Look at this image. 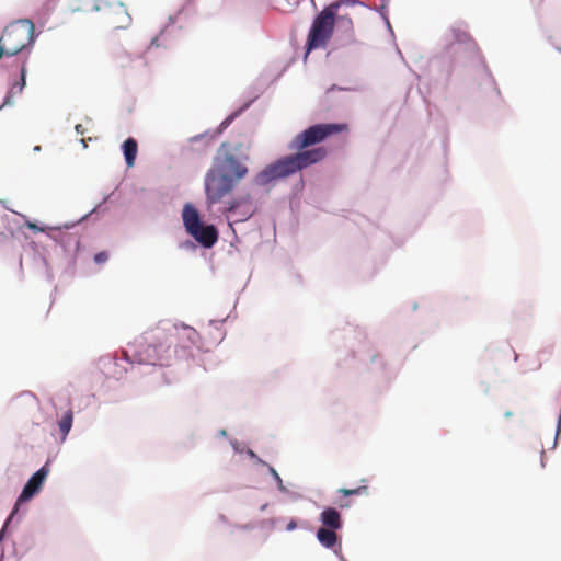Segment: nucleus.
Instances as JSON below:
<instances>
[{"label": "nucleus", "instance_id": "nucleus-1", "mask_svg": "<svg viewBox=\"0 0 561 561\" xmlns=\"http://www.w3.org/2000/svg\"><path fill=\"white\" fill-rule=\"evenodd\" d=\"M345 130H347L345 123H317L308 126L287 145V149L294 152L266 164L253 176L252 184L260 187L266 186L321 162L328 151L324 147L317 145Z\"/></svg>", "mask_w": 561, "mask_h": 561}, {"label": "nucleus", "instance_id": "nucleus-2", "mask_svg": "<svg viewBox=\"0 0 561 561\" xmlns=\"http://www.w3.org/2000/svg\"><path fill=\"white\" fill-rule=\"evenodd\" d=\"M179 325L161 321L154 329L144 332L123 351L124 357H105L101 359L103 373L116 380L128 371L126 365L169 366L172 359Z\"/></svg>", "mask_w": 561, "mask_h": 561}, {"label": "nucleus", "instance_id": "nucleus-3", "mask_svg": "<svg viewBox=\"0 0 561 561\" xmlns=\"http://www.w3.org/2000/svg\"><path fill=\"white\" fill-rule=\"evenodd\" d=\"M458 65L472 70L481 90L490 88L501 96L500 88L474 39L467 31L459 26H451L449 34L445 37L443 53L430 60V68L442 67L444 78L447 80Z\"/></svg>", "mask_w": 561, "mask_h": 561}, {"label": "nucleus", "instance_id": "nucleus-4", "mask_svg": "<svg viewBox=\"0 0 561 561\" xmlns=\"http://www.w3.org/2000/svg\"><path fill=\"white\" fill-rule=\"evenodd\" d=\"M234 151L237 148H232L230 142H221L205 173L204 193L208 211H211L215 205L222 203L224 198L231 194L249 173V168Z\"/></svg>", "mask_w": 561, "mask_h": 561}, {"label": "nucleus", "instance_id": "nucleus-5", "mask_svg": "<svg viewBox=\"0 0 561 561\" xmlns=\"http://www.w3.org/2000/svg\"><path fill=\"white\" fill-rule=\"evenodd\" d=\"M238 240L233 224L245 222L251 219L259 211V207L254 204L251 193L243 192L232 196L229 201L225 202L222 207L219 208Z\"/></svg>", "mask_w": 561, "mask_h": 561}, {"label": "nucleus", "instance_id": "nucleus-6", "mask_svg": "<svg viewBox=\"0 0 561 561\" xmlns=\"http://www.w3.org/2000/svg\"><path fill=\"white\" fill-rule=\"evenodd\" d=\"M334 31L335 23L328 20L327 16L318 13L313 16L304 46V62H307L309 55L313 50L327 48L334 35Z\"/></svg>", "mask_w": 561, "mask_h": 561}, {"label": "nucleus", "instance_id": "nucleus-7", "mask_svg": "<svg viewBox=\"0 0 561 561\" xmlns=\"http://www.w3.org/2000/svg\"><path fill=\"white\" fill-rule=\"evenodd\" d=\"M49 472L50 460L47 459V461L27 479L8 517H12L13 520L15 519L19 514L20 506L33 500L42 491Z\"/></svg>", "mask_w": 561, "mask_h": 561}, {"label": "nucleus", "instance_id": "nucleus-8", "mask_svg": "<svg viewBox=\"0 0 561 561\" xmlns=\"http://www.w3.org/2000/svg\"><path fill=\"white\" fill-rule=\"evenodd\" d=\"M352 358L358 362V370L367 369L377 376L383 375L385 362L370 343L365 342L358 350L352 351Z\"/></svg>", "mask_w": 561, "mask_h": 561}, {"label": "nucleus", "instance_id": "nucleus-9", "mask_svg": "<svg viewBox=\"0 0 561 561\" xmlns=\"http://www.w3.org/2000/svg\"><path fill=\"white\" fill-rule=\"evenodd\" d=\"M257 95L245 101L240 107L232 111L226 118L217 126L216 129H207L202 134L195 135L190 138V142L195 144L201 141L203 138L208 137L209 140H214L216 137L221 135L238 117H240L252 104L256 101Z\"/></svg>", "mask_w": 561, "mask_h": 561}, {"label": "nucleus", "instance_id": "nucleus-10", "mask_svg": "<svg viewBox=\"0 0 561 561\" xmlns=\"http://www.w3.org/2000/svg\"><path fill=\"white\" fill-rule=\"evenodd\" d=\"M183 335L180 337L185 340L183 343L173 345V354L178 359H188L193 357V346H197L201 340L198 332L184 323H181Z\"/></svg>", "mask_w": 561, "mask_h": 561}, {"label": "nucleus", "instance_id": "nucleus-11", "mask_svg": "<svg viewBox=\"0 0 561 561\" xmlns=\"http://www.w3.org/2000/svg\"><path fill=\"white\" fill-rule=\"evenodd\" d=\"M335 36L333 38V49L346 47L355 43V33L353 20L348 14L342 15L335 22Z\"/></svg>", "mask_w": 561, "mask_h": 561}, {"label": "nucleus", "instance_id": "nucleus-12", "mask_svg": "<svg viewBox=\"0 0 561 561\" xmlns=\"http://www.w3.org/2000/svg\"><path fill=\"white\" fill-rule=\"evenodd\" d=\"M187 234L196 242V244L205 250L215 247L219 239L218 228L210 222H203L195 231L191 230Z\"/></svg>", "mask_w": 561, "mask_h": 561}, {"label": "nucleus", "instance_id": "nucleus-13", "mask_svg": "<svg viewBox=\"0 0 561 561\" xmlns=\"http://www.w3.org/2000/svg\"><path fill=\"white\" fill-rule=\"evenodd\" d=\"M18 25H23V26L27 27V42L25 44H22L21 46L14 47V48L20 49V54L23 53L24 50L30 51L33 48L37 37L39 36V33L35 32V26L31 19L21 18V19H18V20L11 22L9 25H7L4 27L3 36H11L12 34L16 33L19 31Z\"/></svg>", "mask_w": 561, "mask_h": 561}, {"label": "nucleus", "instance_id": "nucleus-14", "mask_svg": "<svg viewBox=\"0 0 561 561\" xmlns=\"http://www.w3.org/2000/svg\"><path fill=\"white\" fill-rule=\"evenodd\" d=\"M339 530L319 527L316 531L318 542L325 549L332 550L334 554L342 551L341 537L336 534Z\"/></svg>", "mask_w": 561, "mask_h": 561}, {"label": "nucleus", "instance_id": "nucleus-15", "mask_svg": "<svg viewBox=\"0 0 561 561\" xmlns=\"http://www.w3.org/2000/svg\"><path fill=\"white\" fill-rule=\"evenodd\" d=\"M181 217L186 233L191 230L195 231V228L205 222L198 208L191 202L183 205Z\"/></svg>", "mask_w": 561, "mask_h": 561}, {"label": "nucleus", "instance_id": "nucleus-16", "mask_svg": "<svg viewBox=\"0 0 561 561\" xmlns=\"http://www.w3.org/2000/svg\"><path fill=\"white\" fill-rule=\"evenodd\" d=\"M321 528L341 530L344 526L342 513L334 506H325L320 515Z\"/></svg>", "mask_w": 561, "mask_h": 561}, {"label": "nucleus", "instance_id": "nucleus-17", "mask_svg": "<svg viewBox=\"0 0 561 561\" xmlns=\"http://www.w3.org/2000/svg\"><path fill=\"white\" fill-rule=\"evenodd\" d=\"M193 0H187L186 3L180 8L174 14H171L169 15L168 18V22L167 24L159 31V33L153 36L148 46L146 47V50L144 54H148L150 53V50L152 48H160V47H163V48H167V45L161 41V37H163L167 32H168V28L172 25H174L179 19V16L184 12L185 8L192 2Z\"/></svg>", "mask_w": 561, "mask_h": 561}, {"label": "nucleus", "instance_id": "nucleus-18", "mask_svg": "<svg viewBox=\"0 0 561 561\" xmlns=\"http://www.w3.org/2000/svg\"><path fill=\"white\" fill-rule=\"evenodd\" d=\"M58 230V236L55 238L56 242L59 243L62 251L66 254L77 253L80 250V237L77 233H70L68 231H61L60 228H56Z\"/></svg>", "mask_w": 561, "mask_h": 561}, {"label": "nucleus", "instance_id": "nucleus-19", "mask_svg": "<svg viewBox=\"0 0 561 561\" xmlns=\"http://www.w3.org/2000/svg\"><path fill=\"white\" fill-rule=\"evenodd\" d=\"M121 150L127 168H133L138 154L137 140L134 137L126 138L121 145Z\"/></svg>", "mask_w": 561, "mask_h": 561}, {"label": "nucleus", "instance_id": "nucleus-20", "mask_svg": "<svg viewBox=\"0 0 561 561\" xmlns=\"http://www.w3.org/2000/svg\"><path fill=\"white\" fill-rule=\"evenodd\" d=\"M57 425L59 430L60 442L64 443L66 442L73 425L72 409H68L62 413L61 417L57 422Z\"/></svg>", "mask_w": 561, "mask_h": 561}, {"label": "nucleus", "instance_id": "nucleus-21", "mask_svg": "<svg viewBox=\"0 0 561 561\" xmlns=\"http://www.w3.org/2000/svg\"><path fill=\"white\" fill-rule=\"evenodd\" d=\"M59 1L60 0H45L36 10L35 18L41 25H45L47 23Z\"/></svg>", "mask_w": 561, "mask_h": 561}, {"label": "nucleus", "instance_id": "nucleus-22", "mask_svg": "<svg viewBox=\"0 0 561 561\" xmlns=\"http://www.w3.org/2000/svg\"><path fill=\"white\" fill-rule=\"evenodd\" d=\"M27 59L28 57H24L22 59V61L20 62V66H19V72H20V76H19V80H15L13 82H11L10 84V90L14 91L15 94H21L24 90V88L26 87V76H27Z\"/></svg>", "mask_w": 561, "mask_h": 561}, {"label": "nucleus", "instance_id": "nucleus-23", "mask_svg": "<svg viewBox=\"0 0 561 561\" xmlns=\"http://www.w3.org/2000/svg\"><path fill=\"white\" fill-rule=\"evenodd\" d=\"M341 7H342V1L336 0V1H333V2L324 5L323 9L320 12H318V14H320L322 16H327L328 20L335 23L342 16V15H339V13H337Z\"/></svg>", "mask_w": 561, "mask_h": 561}, {"label": "nucleus", "instance_id": "nucleus-24", "mask_svg": "<svg viewBox=\"0 0 561 561\" xmlns=\"http://www.w3.org/2000/svg\"><path fill=\"white\" fill-rule=\"evenodd\" d=\"M341 7H342V1L336 0V1H333V2L324 5L323 9L320 12H318V14H320L322 16H327L328 20L335 23L342 16V15H339V13H337Z\"/></svg>", "mask_w": 561, "mask_h": 561}, {"label": "nucleus", "instance_id": "nucleus-25", "mask_svg": "<svg viewBox=\"0 0 561 561\" xmlns=\"http://www.w3.org/2000/svg\"><path fill=\"white\" fill-rule=\"evenodd\" d=\"M116 14L119 15L116 20L119 25H117V28L125 30L127 28L131 23V16L127 12V9L125 8V4L121 1H118L116 4Z\"/></svg>", "mask_w": 561, "mask_h": 561}, {"label": "nucleus", "instance_id": "nucleus-26", "mask_svg": "<svg viewBox=\"0 0 561 561\" xmlns=\"http://www.w3.org/2000/svg\"><path fill=\"white\" fill-rule=\"evenodd\" d=\"M113 193L108 194V195H105L102 199L101 203H99L98 205H95L91 211H89L88 214L83 215L79 221H83L85 220L88 217L90 216H93V215H100V214H105L108 211V207L106 206L107 202L110 201V198L112 197Z\"/></svg>", "mask_w": 561, "mask_h": 561}, {"label": "nucleus", "instance_id": "nucleus-27", "mask_svg": "<svg viewBox=\"0 0 561 561\" xmlns=\"http://www.w3.org/2000/svg\"><path fill=\"white\" fill-rule=\"evenodd\" d=\"M288 485H293V484L291 483L285 484L284 482H282L277 485V490L282 494L286 495L291 502H297V501L302 500L304 496L299 492L290 490L288 488Z\"/></svg>", "mask_w": 561, "mask_h": 561}, {"label": "nucleus", "instance_id": "nucleus-28", "mask_svg": "<svg viewBox=\"0 0 561 561\" xmlns=\"http://www.w3.org/2000/svg\"><path fill=\"white\" fill-rule=\"evenodd\" d=\"M380 1H381V4L379 7L366 3L365 8H367L368 10H371V11H376L380 15V18L383 20V16H388V5H389L390 0H380Z\"/></svg>", "mask_w": 561, "mask_h": 561}, {"label": "nucleus", "instance_id": "nucleus-29", "mask_svg": "<svg viewBox=\"0 0 561 561\" xmlns=\"http://www.w3.org/2000/svg\"><path fill=\"white\" fill-rule=\"evenodd\" d=\"M12 517H7L2 524V527L0 528V546L2 545L3 540L12 533Z\"/></svg>", "mask_w": 561, "mask_h": 561}, {"label": "nucleus", "instance_id": "nucleus-30", "mask_svg": "<svg viewBox=\"0 0 561 561\" xmlns=\"http://www.w3.org/2000/svg\"><path fill=\"white\" fill-rule=\"evenodd\" d=\"M366 491H367V486L363 485V486H358L355 489L342 488L339 490V493H341L344 497H348V496H353V495H362Z\"/></svg>", "mask_w": 561, "mask_h": 561}, {"label": "nucleus", "instance_id": "nucleus-31", "mask_svg": "<svg viewBox=\"0 0 561 561\" xmlns=\"http://www.w3.org/2000/svg\"><path fill=\"white\" fill-rule=\"evenodd\" d=\"M245 455L253 460L256 465L265 466L268 465L266 461H264L255 451H253L251 448H245Z\"/></svg>", "mask_w": 561, "mask_h": 561}, {"label": "nucleus", "instance_id": "nucleus-32", "mask_svg": "<svg viewBox=\"0 0 561 561\" xmlns=\"http://www.w3.org/2000/svg\"><path fill=\"white\" fill-rule=\"evenodd\" d=\"M15 94L14 91L12 90H8L4 98H3V101L2 103L0 104V111L5 107V106H13L14 105V101H13V95Z\"/></svg>", "mask_w": 561, "mask_h": 561}, {"label": "nucleus", "instance_id": "nucleus-33", "mask_svg": "<svg viewBox=\"0 0 561 561\" xmlns=\"http://www.w3.org/2000/svg\"><path fill=\"white\" fill-rule=\"evenodd\" d=\"M39 260H41V263L43 265V267L45 268V273H46V278L48 282H53L54 279V275H53V272H51V268L49 266V263L48 261L46 260L45 256L41 255L39 256Z\"/></svg>", "mask_w": 561, "mask_h": 561}, {"label": "nucleus", "instance_id": "nucleus-34", "mask_svg": "<svg viewBox=\"0 0 561 561\" xmlns=\"http://www.w3.org/2000/svg\"><path fill=\"white\" fill-rule=\"evenodd\" d=\"M229 444L230 446L232 447L233 451L236 454H245V448L247 447H243L242 443H240L239 440H237L236 438H230L229 439Z\"/></svg>", "mask_w": 561, "mask_h": 561}, {"label": "nucleus", "instance_id": "nucleus-35", "mask_svg": "<svg viewBox=\"0 0 561 561\" xmlns=\"http://www.w3.org/2000/svg\"><path fill=\"white\" fill-rule=\"evenodd\" d=\"M266 468H267V472L270 473V476L272 477V479L274 480L276 486L284 482L283 479L280 478L279 473L277 472V470L271 466L270 463L266 465Z\"/></svg>", "mask_w": 561, "mask_h": 561}, {"label": "nucleus", "instance_id": "nucleus-36", "mask_svg": "<svg viewBox=\"0 0 561 561\" xmlns=\"http://www.w3.org/2000/svg\"><path fill=\"white\" fill-rule=\"evenodd\" d=\"M305 188V179L304 175L300 174L299 180L293 185V194L298 195L301 194Z\"/></svg>", "mask_w": 561, "mask_h": 561}, {"label": "nucleus", "instance_id": "nucleus-37", "mask_svg": "<svg viewBox=\"0 0 561 561\" xmlns=\"http://www.w3.org/2000/svg\"><path fill=\"white\" fill-rule=\"evenodd\" d=\"M108 252L103 250L94 254L93 261L95 264H103L108 260Z\"/></svg>", "mask_w": 561, "mask_h": 561}, {"label": "nucleus", "instance_id": "nucleus-38", "mask_svg": "<svg viewBox=\"0 0 561 561\" xmlns=\"http://www.w3.org/2000/svg\"><path fill=\"white\" fill-rule=\"evenodd\" d=\"M276 520H277L276 518L262 519L259 523V526L262 529H270V530H272L275 527Z\"/></svg>", "mask_w": 561, "mask_h": 561}, {"label": "nucleus", "instance_id": "nucleus-39", "mask_svg": "<svg viewBox=\"0 0 561 561\" xmlns=\"http://www.w3.org/2000/svg\"><path fill=\"white\" fill-rule=\"evenodd\" d=\"M102 5L106 7V8L112 7V4L108 0H95L92 10L94 12H99V11H101Z\"/></svg>", "mask_w": 561, "mask_h": 561}, {"label": "nucleus", "instance_id": "nucleus-40", "mask_svg": "<svg viewBox=\"0 0 561 561\" xmlns=\"http://www.w3.org/2000/svg\"><path fill=\"white\" fill-rule=\"evenodd\" d=\"M196 242L194 240H185L180 242L179 247L184 250L194 251L196 249Z\"/></svg>", "mask_w": 561, "mask_h": 561}, {"label": "nucleus", "instance_id": "nucleus-41", "mask_svg": "<svg viewBox=\"0 0 561 561\" xmlns=\"http://www.w3.org/2000/svg\"><path fill=\"white\" fill-rule=\"evenodd\" d=\"M232 526H233V528H236V529H240V530H244V531L253 530V529H254V527H255L253 523H247V524H233Z\"/></svg>", "mask_w": 561, "mask_h": 561}, {"label": "nucleus", "instance_id": "nucleus-42", "mask_svg": "<svg viewBox=\"0 0 561 561\" xmlns=\"http://www.w3.org/2000/svg\"><path fill=\"white\" fill-rule=\"evenodd\" d=\"M27 226L31 230H33L34 232H44L45 229L47 228L46 226L44 225H38L36 222H31V221H27Z\"/></svg>", "mask_w": 561, "mask_h": 561}, {"label": "nucleus", "instance_id": "nucleus-43", "mask_svg": "<svg viewBox=\"0 0 561 561\" xmlns=\"http://www.w3.org/2000/svg\"><path fill=\"white\" fill-rule=\"evenodd\" d=\"M342 1V7L343 5H347V7H355V5H360V7H365L366 3L362 0H341Z\"/></svg>", "mask_w": 561, "mask_h": 561}, {"label": "nucleus", "instance_id": "nucleus-44", "mask_svg": "<svg viewBox=\"0 0 561 561\" xmlns=\"http://www.w3.org/2000/svg\"><path fill=\"white\" fill-rule=\"evenodd\" d=\"M228 318H229V316H227L224 319H211V320H209V325L218 329Z\"/></svg>", "mask_w": 561, "mask_h": 561}, {"label": "nucleus", "instance_id": "nucleus-45", "mask_svg": "<svg viewBox=\"0 0 561 561\" xmlns=\"http://www.w3.org/2000/svg\"><path fill=\"white\" fill-rule=\"evenodd\" d=\"M297 527H298L297 519L291 518V519L287 523V525H286V528H285V529H286L287 531H294L295 529H297Z\"/></svg>", "mask_w": 561, "mask_h": 561}, {"label": "nucleus", "instance_id": "nucleus-46", "mask_svg": "<svg viewBox=\"0 0 561 561\" xmlns=\"http://www.w3.org/2000/svg\"><path fill=\"white\" fill-rule=\"evenodd\" d=\"M334 90H340V91H356L355 88H342V87H339L337 84H332L329 89H328V92H331V91H334Z\"/></svg>", "mask_w": 561, "mask_h": 561}, {"label": "nucleus", "instance_id": "nucleus-47", "mask_svg": "<svg viewBox=\"0 0 561 561\" xmlns=\"http://www.w3.org/2000/svg\"><path fill=\"white\" fill-rule=\"evenodd\" d=\"M382 21H383V23H385V25H386V27H387L388 32L390 33V35H391L392 37H394V32H393V28H392L391 23H390V21H389V16H383V20H382Z\"/></svg>", "mask_w": 561, "mask_h": 561}, {"label": "nucleus", "instance_id": "nucleus-48", "mask_svg": "<svg viewBox=\"0 0 561 561\" xmlns=\"http://www.w3.org/2000/svg\"><path fill=\"white\" fill-rule=\"evenodd\" d=\"M75 130L78 135H83L85 133V128L81 124H77L75 126Z\"/></svg>", "mask_w": 561, "mask_h": 561}, {"label": "nucleus", "instance_id": "nucleus-49", "mask_svg": "<svg viewBox=\"0 0 561 561\" xmlns=\"http://www.w3.org/2000/svg\"><path fill=\"white\" fill-rule=\"evenodd\" d=\"M91 140H92V138H91V137H89V138H81V139L79 140V142L82 145V147H83L84 149H87V148H88V144H89V141H91Z\"/></svg>", "mask_w": 561, "mask_h": 561}, {"label": "nucleus", "instance_id": "nucleus-50", "mask_svg": "<svg viewBox=\"0 0 561 561\" xmlns=\"http://www.w3.org/2000/svg\"><path fill=\"white\" fill-rule=\"evenodd\" d=\"M218 520H219L220 523H222V524H229V520H228L227 516H226V515H224V514H219V516H218Z\"/></svg>", "mask_w": 561, "mask_h": 561}, {"label": "nucleus", "instance_id": "nucleus-51", "mask_svg": "<svg viewBox=\"0 0 561 561\" xmlns=\"http://www.w3.org/2000/svg\"><path fill=\"white\" fill-rule=\"evenodd\" d=\"M227 436H228V434H227L226 430L221 428V430L218 431V437H225L226 438Z\"/></svg>", "mask_w": 561, "mask_h": 561}, {"label": "nucleus", "instance_id": "nucleus-52", "mask_svg": "<svg viewBox=\"0 0 561 561\" xmlns=\"http://www.w3.org/2000/svg\"><path fill=\"white\" fill-rule=\"evenodd\" d=\"M73 267H75V259L72 257L70 263H69V266H68L67 271H71L72 272Z\"/></svg>", "mask_w": 561, "mask_h": 561}, {"label": "nucleus", "instance_id": "nucleus-53", "mask_svg": "<svg viewBox=\"0 0 561 561\" xmlns=\"http://www.w3.org/2000/svg\"><path fill=\"white\" fill-rule=\"evenodd\" d=\"M540 463H541V467L543 468L545 467V450H541Z\"/></svg>", "mask_w": 561, "mask_h": 561}, {"label": "nucleus", "instance_id": "nucleus-54", "mask_svg": "<svg viewBox=\"0 0 561 561\" xmlns=\"http://www.w3.org/2000/svg\"><path fill=\"white\" fill-rule=\"evenodd\" d=\"M267 506H268V503H264V504H262V505L260 506V511H261V512H264V511L267 508Z\"/></svg>", "mask_w": 561, "mask_h": 561}, {"label": "nucleus", "instance_id": "nucleus-55", "mask_svg": "<svg viewBox=\"0 0 561 561\" xmlns=\"http://www.w3.org/2000/svg\"><path fill=\"white\" fill-rule=\"evenodd\" d=\"M42 150V147L39 145L34 146L33 151L39 152Z\"/></svg>", "mask_w": 561, "mask_h": 561}, {"label": "nucleus", "instance_id": "nucleus-56", "mask_svg": "<svg viewBox=\"0 0 561 561\" xmlns=\"http://www.w3.org/2000/svg\"><path fill=\"white\" fill-rule=\"evenodd\" d=\"M337 558H339V561H347L344 556L342 554V551L340 552V554H336Z\"/></svg>", "mask_w": 561, "mask_h": 561}, {"label": "nucleus", "instance_id": "nucleus-57", "mask_svg": "<svg viewBox=\"0 0 561 561\" xmlns=\"http://www.w3.org/2000/svg\"><path fill=\"white\" fill-rule=\"evenodd\" d=\"M512 415H513V413L511 411H506L504 414L505 417H511Z\"/></svg>", "mask_w": 561, "mask_h": 561}, {"label": "nucleus", "instance_id": "nucleus-58", "mask_svg": "<svg viewBox=\"0 0 561 561\" xmlns=\"http://www.w3.org/2000/svg\"><path fill=\"white\" fill-rule=\"evenodd\" d=\"M75 226H76V224L65 225V228L68 230V229H70V228L75 227Z\"/></svg>", "mask_w": 561, "mask_h": 561}, {"label": "nucleus", "instance_id": "nucleus-59", "mask_svg": "<svg viewBox=\"0 0 561 561\" xmlns=\"http://www.w3.org/2000/svg\"><path fill=\"white\" fill-rule=\"evenodd\" d=\"M348 506H350V505H348V503H345V504H341V505H340V507H341V508H347Z\"/></svg>", "mask_w": 561, "mask_h": 561}, {"label": "nucleus", "instance_id": "nucleus-60", "mask_svg": "<svg viewBox=\"0 0 561 561\" xmlns=\"http://www.w3.org/2000/svg\"><path fill=\"white\" fill-rule=\"evenodd\" d=\"M443 146H444V148H446V146H447V138H445V139L443 140Z\"/></svg>", "mask_w": 561, "mask_h": 561}, {"label": "nucleus", "instance_id": "nucleus-61", "mask_svg": "<svg viewBox=\"0 0 561 561\" xmlns=\"http://www.w3.org/2000/svg\"><path fill=\"white\" fill-rule=\"evenodd\" d=\"M397 51L402 57V53H401V50L398 47H397Z\"/></svg>", "mask_w": 561, "mask_h": 561}, {"label": "nucleus", "instance_id": "nucleus-62", "mask_svg": "<svg viewBox=\"0 0 561 561\" xmlns=\"http://www.w3.org/2000/svg\"><path fill=\"white\" fill-rule=\"evenodd\" d=\"M311 2L314 4V0H311Z\"/></svg>", "mask_w": 561, "mask_h": 561}]
</instances>
